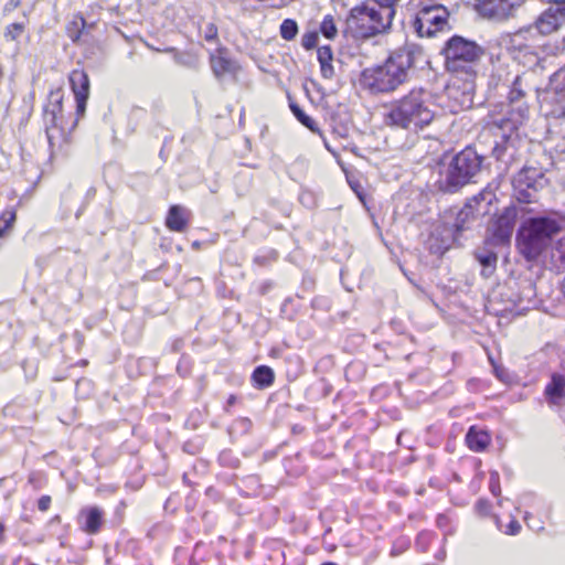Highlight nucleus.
Segmentation results:
<instances>
[{
	"label": "nucleus",
	"instance_id": "obj_41",
	"mask_svg": "<svg viewBox=\"0 0 565 565\" xmlns=\"http://www.w3.org/2000/svg\"><path fill=\"white\" fill-rule=\"evenodd\" d=\"M51 504H52V498L49 494H44V495L40 497L38 500V509L41 512L49 511L51 508Z\"/></svg>",
	"mask_w": 565,
	"mask_h": 565
},
{
	"label": "nucleus",
	"instance_id": "obj_42",
	"mask_svg": "<svg viewBox=\"0 0 565 565\" xmlns=\"http://www.w3.org/2000/svg\"><path fill=\"white\" fill-rule=\"evenodd\" d=\"M79 22H81V29H78L76 32H72L71 30H68V36L73 42H77L81 39L82 31L86 24V21L83 17L79 18Z\"/></svg>",
	"mask_w": 565,
	"mask_h": 565
},
{
	"label": "nucleus",
	"instance_id": "obj_33",
	"mask_svg": "<svg viewBox=\"0 0 565 565\" xmlns=\"http://www.w3.org/2000/svg\"><path fill=\"white\" fill-rule=\"evenodd\" d=\"M280 36L286 41H291L298 33V24L292 19H285L280 24Z\"/></svg>",
	"mask_w": 565,
	"mask_h": 565
},
{
	"label": "nucleus",
	"instance_id": "obj_6",
	"mask_svg": "<svg viewBox=\"0 0 565 565\" xmlns=\"http://www.w3.org/2000/svg\"><path fill=\"white\" fill-rule=\"evenodd\" d=\"M392 20L372 0L353 7L347 19L343 33L353 40H364L385 32Z\"/></svg>",
	"mask_w": 565,
	"mask_h": 565
},
{
	"label": "nucleus",
	"instance_id": "obj_46",
	"mask_svg": "<svg viewBox=\"0 0 565 565\" xmlns=\"http://www.w3.org/2000/svg\"><path fill=\"white\" fill-rule=\"evenodd\" d=\"M21 0H10L9 4L12 7V9H15L20 6Z\"/></svg>",
	"mask_w": 565,
	"mask_h": 565
},
{
	"label": "nucleus",
	"instance_id": "obj_3",
	"mask_svg": "<svg viewBox=\"0 0 565 565\" xmlns=\"http://www.w3.org/2000/svg\"><path fill=\"white\" fill-rule=\"evenodd\" d=\"M384 122L391 128L418 132L430 126L437 113L424 88H412L407 94L385 105Z\"/></svg>",
	"mask_w": 565,
	"mask_h": 565
},
{
	"label": "nucleus",
	"instance_id": "obj_17",
	"mask_svg": "<svg viewBox=\"0 0 565 565\" xmlns=\"http://www.w3.org/2000/svg\"><path fill=\"white\" fill-rule=\"evenodd\" d=\"M495 199V194L488 190H482L478 194L468 199L463 207L459 211L457 216V227L459 231L463 230V224L469 220L476 218L479 213V206L481 202L486 201L487 204H491Z\"/></svg>",
	"mask_w": 565,
	"mask_h": 565
},
{
	"label": "nucleus",
	"instance_id": "obj_28",
	"mask_svg": "<svg viewBox=\"0 0 565 565\" xmlns=\"http://www.w3.org/2000/svg\"><path fill=\"white\" fill-rule=\"evenodd\" d=\"M162 52L172 54L174 62L182 66L193 67L198 62L196 55L192 52H180L175 47H166Z\"/></svg>",
	"mask_w": 565,
	"mask_h": 565
},
{
	"label": "nucleus",
	"instance_id": "obj_31",
	"mask_svg": "<svg viewBox=\"0 0 565 565\" xmlns=\"http://www.w3.org/2000/svg\"><path fill=\"white\" fill-rule=\"evenodd\" d=\"M319 32L328 40H334L337 38L338 28L333 15L327 14L323 17L319 26Z\"/></svg>",
	"mask_w": 565,
	"mask_h": 565
},
{
	"label": "nucleus",
	"instance_id": "obj_43",
	"mask_svg": "<svg viewBox=\"0 0 565 565\" xmlns=\"http://www.w3.org/2000/svg\"><path fill=\"white\" fill-rule=\"evenodd\" d=\"M7 526L3 521L0 520V544L6 542L7 539Z\"/></svg>",
	"mask_w": 565,
	"mask_h": 565
},
{
	"label": "nucleus",
	"instance_id": "obj_7",
	"mask_svg": "<svg viewBox=\"0 0 565 565\" xmlns=\"http://www.w3.org/2000/svg\"><path fill=\"white\" fill-rule=\"evenodd\" d=\"M409 24L419 38H434L449 29L448 9L437 0H409Z\"/></svg>",
	"mask_w": 565,
	"mask_h": 565
},
{
	"label": "nucleus",
	"instance_id": "obj_11",
	"mask_svg": "<svg viewBox=\"0 0 565 565\" xmlns=\"http://www.w3.org/2000/svg\"><path fill=\"white\" fill-rule=\"evenodd\" d=\"M209 63L213 75L217 79L225 77L236 78L241 70L239 64L231 57L228 49L224 45H218L209 53Z\"/></svg>",
	"mask_w": 565,
	"mask_h": 565
},
{
	"label": "nucleus",
	"instance_id": "obj_47",
	"mask_svg": "<svg viewBox=\"0 0 565 565\" xmlns=\"http://www.w3.org/2000/svg\"><path fill=\"white\" fill-rule=\"evenodd\" d=\"M3 76H4L3 66L0 64V81L3 78Z\"/></svg>",
	"mask_w": 565,
	"mask_h": 565
},
{
	"label": "nucleus",
	"instance_id": "obj_26",
	"mask_svg": "<svg viewBox=\"0 0 565 565\" xmlns=\"http://www.w3.org/2000/svg\"><path fill=\"white\" fill-rule=\"evenodd\" d=\"M17 220L18 212L14 206H8L0 213V239L13 231Z\"/></svg>",
	"mask_w": 565,
	"mask_h": 565
},
{
	"label": "nucleus",
	"instance_id": "obj_1",
	"mask_svg": "<svg viewBox=\"0 0 565 565\" xmlns=\"http://www.w3.org/2000/svg\"><path fill=\"white\" fill-rule=\"evenodd\" d=\"M441 55L449 73L447 96L460 108H469L476 89L477 65L483 55L482 47L473 41L452 35L441 49Z\"/></svg>",
	"mask_w": 565,
	"mask_h": 565
},
{
	"label": "nucleus",
	"instance_id": "obj_18",
	"mask_svg": "<svg viewBox=\"0 0 565 565\" xmlns=\"http://www.w3.org/2000/svg\"><path fill=\"white\" fill-rule=\"evenodd\" d=\"M105 512L100 507H86L79 511L78 523L81 530L88 535H96L104 525Z\"/></svg>",
	"mask_w": 565,
	"mask_h": 565
},
{
	"label": "nucleus",
	"instance_id": "obj_24",
	"mask_svg": "<svg viewBox=\"0 0 565 565\" xmlns=\"http://www.w3.org/2000/svg\"><path fill=\"white\" fill-rule=\"evenodd\" d=\"M317 57L320 64L321 76L326 79H330L334 75V68L332 65L333 52L331 46H320L317 51Z\"/></svg>",
	"mask_w": 565,
	"mask_h": 565
},
{
	"label": "nucleus",
	"instance_id": "obj_39",
	"mask_svg": "<svg viewBox=\"0 0 565 565\" xmlns=\"http://www.w3.org/2000/svg\"><path fill=\"white\" fill-rule=\"evenodd\" d=\"M518 83L515 82L513 84V87L511 88L510 93H509V102H510V105H514V104H518V103H522L523 100V97H524V93L521 88H519L518 86Z\"/></svg>",
	"mask_w": 565,
	"mask_h": 565
},
{
	"label": "nucleus",
	"instance_id": "obj_44",
	"mask_svg": "<svg viewBox=\"0 0 565 565\" xmlns=\"http://www.w3.org/2000/svg\"><path fill=\"white\" fill-rule=\"evenodd\" d=\"M237 402V396L234 394H231L227 398V406H233Z\"/></svg>",
	"mask_w": 565,
	"mask_h": 565
},
{
	"label": "nucleus",
	"instance_id": "obj_4",
	"mask_svg": "<svg viewBox=\"0 0 565 565\" xmlns=\"http://www.w3.org/2000/svg\"><path fill=\"white\" fill-rule=\"evenodd\" d=\"M66 94L62 86L49 90L43 105L45 134L51 150V158L63 152L72 142V134L84 116L66 113L64 104Z\"/></svg>",
	"mask_w": 565,
	"mask_h": 565
},
{
	"label": "nucleus",
	"instance_id": "obj_8",
	"mask_svg": "<svg viewBox=\"0 0 565 565\" xmlns=\"http://www.w3.org/2000/svg\"><path fill=\"white\" fill-rule=\"evenodd\" d=\"M481 158L471 149L458 152L450 161L446 175L445 189L448 192H456L479 172Z\"/></svg>",
	"mask_w": 565,
	"mask_h": 565
},
{
	"label": "nucleus",
	"instance_id": "obj_2",
	"mask_svg": "<svg viewBox=\"0 0 565 565\" xmlns=\"http://www.w3.org/2000/svg\"><path fill=\"white\" fill-rule=\"evenodd\" d=\"M424 56L420 45L406 43L393 51L382 65L365 68L361 83L373 93H392L407 82L408 71Z\"/></svg>",
	"mask_w": 565,
	"mask_h": 565
},
{
	"label": "nucleus",
	"instance_id": "obj_5",
	"mask_svg": "<svg viewBox=\"0 0 565 565\" xmlns=\"http://www.w3.org/2000/svg\"><path fill=\"white\" fill-rule=\"evenodd\" d=\"M562 230V222L557 218L551 216L531 217L519 230L516 248L527 262H534L550 245L552 237Z\"/></svg>",
	"mask_w": 565,
	"mask_h": 565
},
{
	"label": "nucleus",
	"instance_id": "obj_35",
	"mask_svg": "<svg viewBox=\"0 0 565 565\" xmlns=\"http://www.w3.org/2000/svg\"><path fill=\"white\" fill-rule=\"evenodd\" d=\"M489 491L497 498L501 495L500 475L497 470L489 472Z\"/></svg>",
	"mask_w": 565,
	"mask_h": 565
},
{
	"label": "nucleus",
	"instance_id": "obj_14",
	"mask_svg": "<svg viewBox=\"0 0 565 565\" xmlns=\"http://www.w3.org/2000/svg\"><path fill=\"white\" fill-rule=\"evenodd\" d=\"M552 97L548 102L547 116L554 119H565V66L551 77Z\"/></svg>",
	"mask_w": 565,
	"mask_h": 565
},
{
	"label": "nucleus",
	"instance_id": "obj_9",
	"mask_svg": "<svg viewBox=\"0 0 565 565\" xmlns=\"http://www.w3.org/2000/svg\"><path fill=\"white\" fill-rule=\"evenodd\" d=\"M509 51L512 58L524 68L529 71L544 68L542 65L544 58L541 57L539 47L524 33L519 32L511 38Z\"/></svg>",
	"mask_w": 565,
	"mask_h": 565
},
{
	"label": "nucleus",
	"instance_id": "obj_36",
	"mask_svg": "<svg viewBox=\"0 0 565 565\" xmlns=\"http://www.w3.org/2000/svg\"><path fill=\"white\" fill-rule=\"evenodd\" d=\"M203 38L209 43H218L220 36H218V28L214 22H209L203 32Z\"/></svg>",
	"mask_w": 565,
	"mask_h": 565
},
{
	"label": "nucleus",
	"instance_id": "obj_38",
	"mask_svg": "<svg viewBox=\"0 0 565 565\" xmlns=\"http://www.w3.org/2000/svg\"><path fill=\"white\" fill-rule=\"evenodd\" d=\"M491 502L486 498H480L475 504V510L479 516L486 518L491 514Z\"/></svg>",
	"mask_w": 565,
	"mask_h": 565
},
{
	"label": "nucleus",
	"instance_id": "obj_45",
	"mask_svg": "<svg viewBox=\"0 0 565 565\" xmlns=\"http://www.w3.org/2000/svg\"><path fill=\"white\" fill-rule=\"evenodd\" d=\"M550 2L553 3L554 6L563 7L565 10V0H550Z\"/></svg>",
	"mask_w": 565,
	"mask_h": 565
},
{
	"label": "nucleus",
	"instance_id": "obj_20",
	"mask_svg": "<svg viewBox=\"0 0 565 565\" xmlns=\"http://www.w3.org/2000/svg\"><path fill=\"white\" fill-rule=\"evenodd\" d=\"M192 213L189 209L180 204H173L169 207L164 225L175 233H183L188 230L191 222Z\"/></svg>",
	"mask_w": 565,
	"mask_h": 565
},
{
	"label": "nucleus",
	"instance_id": "obj_12",
	"mask_svg": "<svg viewBox=\"0 0 565 565\" xmlns=\"http://www.w3.org/2000/svg\"><path fill=\"white\" fill-rule=\"evenodd\" d=\"M68 83L74 95L76 113L84 116L87 102L90 95V79L87 72L83 68L72 70L68 74Z\"/></svg>",
	"mask_w": 565,
	"mask_h": 565
},
{
	"label": "nucleus",
	"instance_id": "obj_34",
	"mask_svg": "<svg viewBox=\"0 0 565 565\" xmlns=\"http://www.w3.org/2000/svg\"><path fill=\"white\" fill-rule=\"evenodd\" d=\"M374 3H376V7L380 8L382 11L385 10L386 15L393 21L395 14H396V7L402 0H372Z\"/></svg>",
	"mask_w": 565,
	"mask_h": 565
},
{
	"label": "nucleus",
	"instance_id": "obj_48",
	"mask_svg": "<svg viewBox=\"0 0 565 565\" xmlns=\"http://www.w3.org/2000/svg\"><path fill=\"white\" fill-rule=\"evenodd\" d=\"M28 565H39V564L31 563V564H28Z\"/></svg>",
	"mask_w": 565,
	"mask_h": 565
},
{
	"label": "nucleus",
	"instance_id": "obj_13",
	"mask_svg": "<svg viewBox=\"0 0 565 565\" xmlns=\"http://www.w3.org/2000/svg\"><path fill=\"white\" fill-rule=\"evenodd\" d=\"M516 0H476V11L483 18L504 21L513 15Z\"/></svg>",
	"mask_w": 565,
	"mask_h": 565
},
{
	"label": "nucleus",
	"instance_id": "obj_19",
	"mask_svg": "<svg viewBox=\"0 0 565 565\" xmlns=\"http://www.w3.org/2000/svg\"><path fill=\"white\" fill-rule=\"evenodd\" d=\"M543 395L548 406H563L565 404V374L553 372L544 387Z\"/></svg>",
	"mask_w": 565,
	"mask_h": 565
},
{
	"label": "nucleus",
	"instance_id": "obj_21",
	"mask_svg": "<svg viewBox=\"0 0 565 565\" xmlns=\"http://www.w3.org/2000/svg\"><path fill=\"white\" fill-rule=\"evenodd\" d=\"M465 440L471 451L483 452L491 445L492 438L488 430L473 425L469 427Z\"/></svg>",
	"mask_w": 565,
	"mask_h": 565
},
{
	"label": "nucleus",
	"instance_id": "obj_30",
	"mask_svg": "<svg viewBox=\"0 0 565 565\" xmlns=\"http://www.w3.org/2000/svg\"><path fill=\"white\" fill-rule=\"evenodd\" d=\"M25 30V22H12L6 26L3 38L7 42H18Z\"/></svg>",
	"mask_w": 565,
	"mask_h": 565
},
{
	"label": "nucleus",
	"instance_id": "obj_40",
	"mask_svg": "<svg viewBox=\"0 0 565 565\" xmlns=\"http://www.w3.org/2000/svg\"><path fill=\"white\" fill-rule=\"evenodd\" d=\"M28 481L29 483L35 489V490H39L43 487V484L46 482V479L44 476L38 473V472H32L29 475L28 477Z\"/></svg>",
	"mask_w": 565,
	"mask_h": 565
},
{
	"label": "nucleus",
	"instance_id": "obj_37",
	"mask_svg": "<svg viewBox=\"0 0 565 565\" xmlns=\"http://www.w3.org/2000/svg\"><path fill=\"white\" fill-rule=\"evenodd\" d=\"M318 32L316 30L307 31L301 36V45L306 50H311L318 44Z\"/></svg>",
	"mask_w": 565,
	"mask_h": 565
},
{
	"label": "nucleus",
	"instance_id": "obj_27",
	"mask_svg": "<svg viewBox=\"0 0 565 565\" xmlns=\"http://www.w3.org/2000/svg\"><path fill=\"white\" fill-rule=\"evenodd\" d=\"M289 108L301 125L312 132H320V128L316 120L308 116L296 102L289 100Z\"/></svg>",
	"mask_w": 565,
	"mask_h": 565
},
{
	"label": "nucleus",
	"instance_id": "obj_22",
	"mask_svg": "<svg viewBox=\"0 0 565 565\" xmlns=\"http://www.w3.org/2000/svg\"><path fill=\"white\" fill-rule=\"evenodd\" d=\"M510 107L509 117L502 119L499 126L518 129L529 118L530 107L524 102L510 105Z\"/></svg>",
	"mask_w": 565,
	"mask_h": 565
},
{
	"label": "nucleus",
	"instance_id": "obj_16",
	"mask_svg": "<svg viewBox=\"0 0 565 565\" xmlns=\"http://www.w3.org/2000/svg\"><path fill=\"white\" fill-rule=\"evenodd\" d=\"M565 23V10L561 6L547 8L535 20L536 30L543 35L557 32Z\"/></svg>",
	"mask_w": 565,
	"mask_h": 565
},
{
	"label": "nucleus",
	"instance_id": "obj_15",
	"mask_svg": "<svg viewBox=\"0 0 565 565\" xmlns=\"http://www.w3.org/2000/svg\"><path fill=\"white\" fill-rule=\"evenodd\" d=\"M518 218V209L509 205L495 216L492 224V236L499 243L509 242Z\"/></svg>",
	"mask_w": 565,
	"mask_h": 565
},
{
	"label": "nucleus",
	"instance_id": "obj_23",
	"mask_svg": "<svg viewBox=\"0 0 565 565\" xmlns=\"http://www.w3.org/2000/svg\"><path fill=\"white\" fill-rule=\"evenodd\" d=\"M250 382L257 390L268 388L275 382V372L268 365H258L252 372Z\"/></svg>",
	"mask_w": 565,
	"mask_h": 565
},
{
	"label": "nucleus",
	"instance_id": "obj_32",
	"mask_svg": "<svg viewBox=\"0 0 565 565\" xmlns=\"http://www.w3.org/2000/svg\"><path fill=\"white\" fill-rule=\"evenodd\" d=\"M493 519H494L498 530L507 535L513 536V535H518L521 532L522 526H521L520 522L518 521V519L514 516H512L510 519L509 523L505 525L502 523L501 519L498 515H494Z\"/></svg>",
	"mask_w": 565,
	"mask_h": 565
},
{
	"label": "nucleus",
	"instance_id": "obj_29",
	"mask_svg": "<svg viewBox=\"0 0 565 565\" xmlns=\"http://www.w3.org/2000/svg\"><path fill=\"white\" fill-rule=\"evenodd\" d=\"M551 260L558 270L565 269V236L557 239L552 246Z\"/></svg>",
	"mask_w": 565,
	"mask_h": 565
},
{
	"label": "nucleus",
	"instance_id": "obj_10",
	"mask_svg": "<svg viewBox=\"0 0 565 565\" xmlns=\"http://www.w3.org/2000/svg\"><path fill=\"white\" fill-rule=\"evenodd\" d=\"M543 173L533 167L522 168L512 180L513 195L520 203H531L542 186Z\"/></svg>",
	"mask_w": 565,
	"mask_h": 565
},
{
	"label": "nucleus",
	"instance_id": "obj_25",
	"mask_svg": "<svg viewBox=\"0 0 565 565\" xmlns=\"http://www.w3.org/2000/svg\"><path fill=\"white\" fill-rule=\"evenodd\" d=\"M475 258L479 262L481 265V276L484 278L491 277L495 270H497V264H498V255L497 253L492 250H488L484 253L476 252Z\"/></svg>",
	"mask_w": 565,
	"mask_h": 565
}]
</instances>
